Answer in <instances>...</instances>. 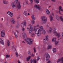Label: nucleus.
<instances>
[{
  "instance_id": "1",
  "label": "nucleus",
  "mask_w": 63,
  "mask_h": 63,
  "mask_svg": "<svg viewBox=\"0 0 63 63\" xmlns=\"http://www.w3.org/2000/svg\"><path fill=\"white\" fill-rule=\"evenodd\" d=\"M36 27H37L39 28L40 26H39V24H36V26H33V28L35 34H36V35H37L38 36H40L41 35V30L38 28H37L36 29Z\"/></svg>"
},
{
  "instance_id": "2",
  "label": "nucleus",
  "mask_w": 63,
  "mask_h": 63,
  "mask_svg": "<svg viewBox=\"0 0 63 63\" xmlns=\"http://www.w3.org/2000/svg\"><path fill=\"white\" fill-rule=\"evenodd\" d=\"M23 38L25 41L27 43L28 45H31L33 44V41L32 39H30L29 38H27V40H26V34L25 33H23Z\"/></svg>"
},
{
  "instance_id": "3",
  "label": "nucleus",
  "mask_w": 63,
  "mask_h": 63,
  "mask_svg": "<svg viewBox=\"0 0 63 63\" xmlns=\"http://www.w3.org/2000/svg\"><path fill=\"white\" fill-rule=\"evenodd\" d=\"M45 56L46 57V60L48 62L47 63H51V61L49 60V58L50 57V56L47 53H46L45 54Z\"/></svg>"
},
{
  "instance_id": "4",
  "label": "nucleus",
  "mask_w": 63,
  "mask_h": 63,
  "mask_svg": "<svg viewBox=\"0 0 63 63\" xmlns=\"http://www.w3.org/2000/svg\"><path fill=\"white\" fill-rule=\"evenodd\" d=\"M16 1H14V3L16 4V6L18 9H20L21 8V6L20 5V3L18 2V0H16Z\"/></svg>"
},
{
  "instance_id": "5",
  "label": "nucleus",
  "mask_w": 63,
  "mask_h": 63,
  "mask_svg": "<svg viewBox=\"0 0 63 63\" xmlns=\"http://www.w3.org/2000/svg\"><path fill=\"white\" fill-rule=\"evenodd\" d=\"M53 33L54 34V35L56 36H57L58 37V38H59L61 37V34L60 33L57 32L55 31L54 30L53 31Z\"/></svg>"
},
{
  "instance_id": "6",
  "label": "nucleus",
  "mask_w": 63,
  "mask_h": 63,
  "mask_svg": "<svg viewBox=\"0 0 63 63\" xmlns=\"http://www.w3.org/2000/svg\"><path fill=\"white\" fill-rule=\"evenodd\" d=\"M41 19L42 21L43 22L42 23L43 24H45V23H46L47 21V18L46 16H42L41 17Z\"/></svg>"
},
{
  "instance_id": "7",
  "label": "nucleus",
  "mask_w": 63,
  "mask_h": 63,
  "mask_svg": "<svg viewBox=\"0 0 63 63\" xmlns=\"http://www.w3.org/2000/svg\"><path fill=\"white\" fill-rule=\"evenodd\" d=\"M28 26L30 27V29L29 31V33H31L32 32V31H33V26H32V25L29 24L28 25Z\"/></svg>"
},
{
  "instance_id": "8",
  "label": "nucleus",
  "mask_w": 63,
  "mask_h": 63,
  "mask_svg": "<svg viewBox=\"0 0 63 63\" xmlns=\"http://www.w3.org/2000/svg\"><path fill=\"white\" fill-rule=\"evenodd\" d=\"M35 8L37 9L38 10H40L41 9V6L40 5H35L34 6Z\"/></svg>"
},
{
  "instance_id": "9",
  "label": "nucleus",
  "mask_w": 63,
  "mask_h": 63,
  "mask_svg": "<svg viewBox=\"0 0 63 63\" xmlns=\"http://www.w3.org/2000/svg\"><path fill=\"white\" fill-rule=\"evenodd\" d=\"M1 36L2 37H4L5 35V32L4 30H3L1 32Z\"/></svg>"
},
{
  "instance_id": "10",
  "label": "nucleus",
  "mask_w": 63,
  "mask_h": 63,
  "mask_svg": "<svg viewBox=\"0 0 63 63\" xmlns=\"http://www.w3.org/2000/svg\"><path fill=\"white\" fill-rule=\"evenodd\" d=\"M47 45L48 47H47V49H50V48H51V43H50V42H48L47 44Z\"/></svg>"
},
{
  "instance_id": "11",
  "label": "nucleus",
  "mask_w": 63,
  "mask_h": 63,
  "mask_svg": "<svg viewBox=\"0 0 63 63\" xmlns=\"http://www.w3.org/2000/svg\"><path fill=\"white\" fill-rule=\"evenodd\" d=\"M26 21H25L21 24V26L22 27H24V26H26Z\"/></svg>"
},
{
  "instance_id": "12",
  "label": "nucleus",
  "mask_w": 63,
  "mask_h": 63,
  "mask_svg": "<svg viewBox=\"0 0 63 63\" xmlns=\"http://www.w3.org/2000/svg\"><path fill=\"white\" fill-rule=\"evenodd\" d=\"M30 62L31 63H37V61H36V59H32L30 60Z\"/></svg>"
},
{
  "instance_id": "13",
  "label": "nucleus",
  "mask_w": 63,
  "mask_h": 63,
  "mask_svg": "<svg viewBox=\"0 0 63 63\" xmlns=\"http://www.w3.org/2000/svg\"><path fill=\"white\" fill-rule=\"evenodd\" d=\"M10 21L12 24L16 23V20L14 18H12L10 20Z\"/></svg>"
},
{
  "instance_id": "14",
  "label": "nucleus",
  "mask_w": 63,
  "mask_h": 63,
  "mask_svg": "<svg viewBox=\"0 0 63 63\" xmlns=\"http://www.w3.org/2000/svg\"><path fill=\"white\" fill-rule=\"evenodd\" d=\"M49 17L50 21H52L53 19V17L51 15H50L49 16Z\"/></svg>"
},
{
  "instance_id": "15",
  "label": "nucleus",
  "mask_w": 63,
  "mask_h": 63,
  "mask_svg": "<svg viewBox=\"0 0 63 63\" xmlns=\"http://www.w3.org/2000/svg\"><path fill=\"white\" fill-rule=\"evenodd\" d=\"M0 43L2 45H4V42L3 41V39L2 38L0 39Z\"/></svg>"
},
{
  "instance_id": "16",
  "label": "nucleus",
  "mask_w": 63,
  "mask_h": 63,
  "mask_svg": "<svg viewBox=\"0 0 63 63\" xmlns=\"http://www.w3.org/2000/svg\"><path fill=\"white\" fill-rule=\"evenodd\" d=\"M7 14L8 15L10 16H11V17L13 16V13H12V12L10 11H8L7 12Z\"/></svg>"
},
{
  "instance_id": "17",
  "label": "nucleus",
  "mask_w": 63,
  "mask_h": 63,
  "mask_svg": "<svg viewBox=\"0 0 63 63\" xmlns=\"http://www.w3.org/2000/svg\"><path fill=\"white\" fill-rule=\"evenodd\" d=\"M11 6L12 8H15L16 7V5L14 2H12L11 4Z\"/></svg>"
},
{
  "instance_id": "18",
  "label": "nucleus",
  "mask_w": 63,
  "mask_h": 63,
  "mask_svg": "<svg viewBox=\"0 0 63 63\" xmlns=\"http://www.w3.org/2000/svg\"><path fill=\"white\" fill-rule=\"evenodd\" d=\"M62 9V6H60L59 7V14H60V15H61V13H60V10H61Z\"/></svg>"
},
{
  "instance_id": "19",
  "label": "nucleus",
  "mask_w": 63,
  "mask_h": 63,
  "mask_svg": "<svg viewBox=\"0 0 63 63\" xmlns=\"http://www.w3.org/2000/svg\"><path fill=\"white\" fill-rule=\"evenodd\" d=\"M3 3L4 4H7L8 3V1L6 0H3Z\"/></svg>"
},
{
  "instance_id": "20",
  "label": "nucleus",
  "mask_w": 63,
  "mask_h": 63,
  "mask_svg": "<svg viewBox=\"0 0 63 63\" xmlns=\"http://www.w3.org/2000/svg\"><path fill=\"white\" fill-rule=\"evenodd\" d=\"M52 31V29L51 28H50L49 29L47 30V32L49 33H50Z\"/></svg>"
},
{
  "instance_id": "21",
  "label": "nucleus",
  "mask_w": 63,
  "mask_h": 63,
  "mask_svg": "<svg viewBox=\"0 0 63 63\" xmlns=\"http://www.w3.org/2000/svg\"><path fill=\"white\" fill-rule=\"evenodd\" d=\"M56 39H57V38L56 37L53 38L52 39V42H55L56 41Z\"/></svg>"
},
{
  "instance_id": "22",
  "label": "nucleus",
  "mask_w": 63,
  "mask_h": 63,
  "mask_svg": "<svg viewBox=\"0 0 63 63\" xmlns=\"http://www.w3.org/2000/svg\"><path fill=\"white\" fill-rule=\"evenodd\" d=\"M31 17L32 20H35L36 19V17L34 16V15H32L31 16Z\"/></svg>"
},
{
  "instance_id": "23",
  "label": "nucleus",
  "mask_w": 63,
  "mask_h": 63,
  "mask_svg": "<svg viewBox=\"0 0 63 63\" xmlns=\"http://www.w3.org/2000/svg\"><path fill=\"white\" fill-rule=\"evenodd\" d=\"M23 14L25 16H28V15H27V12L26 11H24L23 13Z\"/></svg>"
},
{
  "instance_id": "24",
  "label": "nucleus",
  "mask_w": 63,
  "mask_h": 63,
  "mask_svg": "<svg viewBox=\"0 0 63 63\" xmlns=\"http://www.w3.org/2000/svg\"><path fill=\"white\" fill-rule=\"evenodd\" d=\"M53 53H55L56 52V49L55 48H54L53 49Z\"/></svg>"
},
{
  "instance_id": "25",
  "label": "nucleus",
  "mask_w": 63,
  "mask_h": 63,
  "mask_svg": "<svg viewBox=\"0 0 63 63\" xmlns=\"http://www.w3.org/2000/svg\"><path fill=\"white\" fill-rule=\"evenodd\" d=\"M39 28H40V31L41 30V31L42 30H43L44 29V28H43V27L42 26H40Z\"/></svg>"
},
{
  "instance_id": "26",
  "label": "nucleus",
  "mask_w": 63,
  "mask_h": 63,
  "mask_svg": "<svg viewBox=\"0 0 63 63\" xmlns=\"http://www.w3.org/2000/svg\"><path fill=\"white\" fill-rule=\"evenodd\" d=\"M31 56H29L28 57L27 59V61H29L30 60V59H31Z\"/></svg>"
},
{
  "instance_id": "27",
  "label": "nucleus",
  "mask_w": 63,
  "mask_h": 63,
  "mask_svg": "<svg viewBox=\"0 0 63 63\" xmlns=\"http://www.w3.org/2000/svg\"><path fill=\"white\" fill-rule=\"evenodd\" d=\"M34 1L37 4H38L40 2V0H34Z\"/></svg>"
},
{
  "instance_id": "28",
  "label": "nucleus",
  "mask_w": 63,
  "mask_h": 63,
  "mask_svg": "<svg viewBox=\"0 0 63 63\" xmlns=\"http://www.w3.org/2000/svg\"><path fill=\"white\" fill-rule=\"evenodd\" d=\"M41 31H42V33L44 35H45V34H46V31H45V30L44 29L43 30H41Z\"/></svg>"
},
{
  "instance_id": "29",
  "label": "nucleus",
  "mask_w": 63,
  "mask_h": 63,
  "mask_svg": "<svg viewBox=\"0 0 63 63\" xmlns=\"http://www.w3.org/2000/svg\"><path fill=\"white\" fill-rule=\"evenodd\" d=\"M46 11L47 13V15H49L50 14V12L49 11V10H46Z\"/></svg>"
},
{
  "instance_id": "30",
  "label": "nucleus",
  "mask_w": 63,
  "mask_h": 63,
  "mask_svg": "<svg viewBox=\"0 0 63 63\" xmlns=\"http://www.w3.org/2000/svg\"><path fill=\"white\" fill-rule=\"evenodd\" d=\"M7 44L8 46H10V41L9 40H8L7 41Z\"/></svg>"
},
{
  "instance_id": "31",
  "label": "nucleus",
  "mask_w": 63,
  "mask_h": 63,
  "mask_svg": "<svg viewBox=\"0 0 63 63\" xmlns=\"http://www.w3.org/2000/svg\"><path fill=\"white\" fill-rule=\"evenodd\" d=\"M28 54L29 55H31V51H29L28 52Z\"/></svg>"
},
{
  "instance_id": "32",
  "label": "nucleus",
  "mask_w": 63,
  "mask_h": 63,
  "mask_svg": "<svg viewBox=\"0 0 63 63\" xmlns=\"http://www.w3.org/2000/svg\"><path fill=\"white\" fill-rule=\"evenodd\" d=\"M43 43L44 44H46L47 43L46 40L45 39H43Z\"/></svg>"
},
{
  "instance_id": "33",
  "label": "nucleus",
  "mask_w": 63,
  "mask_h": 63,
  "mask_svg": "<svg viewBox=\"0 0 63 63\" xmlns=\"http://www.w3.org/2000/svg\"><path fill=\"white\" fill-rule=\"evenodd\" d=\"M34 20H32L31 21V23L33 25L35 24V21Z\"/></svg>"
},
{
  "instance_id": "34",
  "label": "nucleus",
  "mask_w": 63,
  "mask_h": 63,
  "mask_svg": "<svg viewBox=\"0 0 63 63\" xmlns=\"http://www.w3.org/2000/svg\"><path fill=\"white\" fill-rule=\"evenodd\" d=\"M61 35L62 36V37H60V39H63V32H62L61 33Z\"/></svg>"
},
{
  "instance_id": "35",
  "label": "nucleus",
  "mask_w": 63,
  "mask_h": 63,
  "mask_svg": "<svg viewBox=\"0 0 63 63\" xmlns=\"http://www.w3.org/2000/svg\"><path fill=\"white\" fill-rule=\"evenodd\" d=\"M14 34L15 36V38H17V35H16V32H15Z\"/></svg>"
},
{
  "instance_id": "36",
  "label": "nucleus",
  "mask_w": 63,
  "mask_h": 63,
  "mask_svg": "<svg viewBox=\"0 0 63 63\" xmlns=\"http://www.w3.org/2000/svg\"><path fill=\"white\" fill-rule=\"evenodd\" d=\"M26 4H28L27 3V1H26L25 2H24L23 3V5H25Z\"/></svg>"
},
{
  "instance_id": "37",
  "label": "nucleus",
  "mask_w": 63,
  "mask_h": 63,
  "mask_svg": "<svg viewBox=\"0 0 63 63\" xmlns=\"http://www.w3.org/2000/svg\"><path fill=\"white\" fill-rule=\"evenodd\" d=\"M15 54L16 57H18V53H17V52H16Z\"/></svg>"
},
{
  "instance_id": "38",
  "label": "nucleus",
  "mask_w": 63,
  "mask_h": 63,
  "mask_svg": "<svg viewBox=\"0 0 63 63\" xmlns=\"http://www.w3.org/2000/svg\"><path fill=\"white\" fill-rule=\"evenodd\" d=\"M48 36H46V40L47 41L48 40Z\"/></svg>"
},
{
  "instance_id": "39",
  "label": "nucleus",
  "mask_w": 63,
  "mask_h": 63,
  "mask_svg": "<svg viewBox=\"0 0 63 63\" xmlns=\"http://www.w3.org/2000/svg\"><path fill=\"white\" fill-rule=\"evenodd\" d=\"M40 57V56H38L37 57V59L36 60L37 61H38L39 59H40V58L39 57Z\"/></svg>"
},
{
  "instance_id": "40",
  "label": "nucleus",
  "mask_w": 63,
  "mask_h": 63,
  "mask_svg": "<svg viewBox=\"0 0 63 63\" xmlns=\"http://www.w3.org/2000/svg\"><path fill=\"white\" fill-rule=\"evenodd\" d=\"M6 58H8L10 57V56L9 55H6Z\"/></svg>"
},
{
  "instance_id": "41",
  "label": "nucleus",
  "mask_w": 63,
  "mask_h": 63,
  "mask_svg": "<svg viewBox=\"0 0 63 63\" xmlns=\"http://www.w3.org/2000/svg\"><path fill=\"white\" fill-rule=\"evenodd\" d=\"M58 44V41H56L55 43V45H56L57 44Z\"/></svg>"
},
{
  "instance_id": "42",
  "label": "nucleus",
  "mask_w": 63,
  "mask_h": 63,
  "mask_svg": "<svg viewBox=\"0 0 63 63\" xmlns=\"http://www.w3.org/2000/svg\"><path fill=\"white\" fill-rule=\"evenodd\" d=\"M22 30L23 31H24V30H25V28H23L22 29Z\"/></svg>"
},
{
  "instance_id": "43",
  "label": "nucleus",
  "mask_w": 63,
  "mask_h": 63,
  "mask_svg": "<svg viewBox=\"0 0 63 63\" xmlns=\"http://www.w3.org/2000/svg\"><path fill=\"white\" fill-rule=\"evenodd\" d=\"M33 50H34V52H36V48H35V47L33 48Z\"/></svg>"
},
{
  "instance_id": "44",
  "label": "nucleus",
  "mask_w": 63,
  "mask_h": 63,
  "mask_svg": "<svg viewBox=\"0 0 63 63\" xmlns=\"http://www.w3.org/2000/svg\"><path fill=\"white\" fill-rule=\"evenodd\" d=\"M34 54L32 53L31 55V56L32 57H34Z\"/></svg>"
},
{
  "instance_id": "45",
  "label": "nucleus",
  "mask_w": 63,
  "mask_h": 63,
  "mask_svg": "<svg viewBox=\"0 0 63 63\" xmlns=\"http://www.w3.org/2000/svg\"><path fill=\"white\" fill-rule=\"evenodd\" d=\"M30 2V3L32 4V3H33V0H29Z\"/></svg>"
},
{
  "instance_id": "46",
  "label": "nucleus",
  "mask_w": 63,
  "mask_h": 63,
  "mask_svg": "<svg viewBox=\"0 0 63 63\" xmlns=\"http://www.w3.org/2000/svg\"><path fill=\"white\" fill-rule=\"evenodd\" d=\"M51 1L52 2H55L56 1V0H51Z\"/></svg>"
},
{
  "instance_id": "47",
  "label": "nucleus",
  "mask_w": 63,
  "mask_h": 63,
  "mask_svg": "<svg viewBox=\"0 0 63 63\" xmlns=\"http://www.w3.org/2000/svg\"><path fill=\"white\" fill-rule=\"evenodd\" d=\"M19 56L21 58H22V55H19Z\"/></svg>"
},
{
  "instance_id": "48",
  "label": "nucleus",
  "mask_w": 63,
  "mask_h": 63,
  "mask_svg": "<svg viewBox=\"0 0 63 63\" xmlns=\"http://www.w3.org/2000/svg\"><path fill=\"white\" fill-rule=\"evenodd\" d=\"M19 27V26H18L16 25V28H18Z\"/></svg>"
},
{
  "instance_id": "49",
  "label": "nucleus",
  "mask_w": 63,
  "mask_h": 63,
  "mask_svg": "<svg viewBox=\"0 0 63 63\" xmlns=\"http://www.w3.org/2000/svg\"><path fill=\"white\" fill-rule=\"evenodd\" d=\"M32 35H33V36H35V34H34V33H32V37H33V36H32Z\"/></svg>"
},
{
  "instance_id": "50",
  "label": "nucleus",
  "mask_w": 63,
  "mask_h": 63,
  "mask_svg": "<svg viewBox=\"0 0 63 63\" xmlns=\"http://www.w3.org/2000/svg\"><path fill=\"white\" fill-rule=\"evenodd\" d=\"M15 46H12V48L13 49V48H14V47H15Z\"/></svg>"
},
{
  "instance_id": "51",
  "label": "nucleus",
  "mask_w": 63,
  "mask_h": 63,
  "mask_svg": "<svg viewBox=\"0 0 63 63\" xmlns=\"http://www.w3.org/2000/svg\"><path fill=\"white\" fill-rule=\"evenodd\" d=\"M60 11H62V12H63V10L62 9H61L60 10Z\"/></svg>"
},
{
  "instance_id": "52",
  "label": "nucleus",
  "mask_w": 63,
  "mask_h": 63,
  "mask_svg": "<svg viewBox=\"0 0 63 63\" xmlns=\"http://www.w3.org/2000/svg\"><path fill=\"white\" fill-rule=\"evenodd\" d=\"M22 43H25V42L24 41H22Z\"/></svg>"
},
{
  "instance_id": "53",
  "label": "nucleus",
  "mask_w": 63,
  "mask_h": 63,
  "mask_svg": "<svg viewBox=\"0 0 63 63\" xmlns=\"http://www.w3.org/2000/svg\"><path fill=\"white\" fill-rule=\"evenodd\" d=\"M16 32H17L18 33H19L18 31H16Z\"/></svg>"
},
{
  "instance_id": "54",
  "label": "nucleus",
  "mask_w": 63,
  "mask_h": 63,
  "mask_svg": "<svg viewBox=\"0 0 63 63\" xmlns=\"http://www.w3.org/2000/svg\"><path fill=\"white\" fill-rule=\"evenodd\" d=\"M27 15H28V16H29V15H30V14L29 13H28Z\"/></svg>"
},
{
  "instance_id": "55",
  "label": "nucleus",
  "mask_w": 63,
  "mask_h": 63,
  "mask_svg": "<svg viewBox=\"0 0 63 63\" xmlns=\"http://www.w3.org/2000/svg\"><path fill=\"white\" fill-rule=\"evenodd\" d=\"M19 18V17H17V19H18Z\"/></svg>"
},
{
  "instance_id": "56",
  "label": "nucleus",
  "mask_w": 63,
  "mask_h": 63,
  "mask_svg": "<svg viewBox=\"0 0 63 63\" xmlns=\"http://www.w3.org/2000/svg\"><path fill=\"white\" fill-rule=\"evenodd\" d=\"M52 15H53V16H54V14H53V13H52Z\"/></svg>"
},
{
  "instance_id": "57",
  "label": "nucleus",
  "mask_w": 63,
  "mask_h": 63,
  "mask_svg": "<svg viewBox=\"0 0 63 63\" xmlns=\"http://www.w3.org/2000/svg\"><path fill=\"white\" fill-rule=\"evenodd\" d=\"M36 55H38V53H36Z\"/></svg>"
},
{
  "instance_id": "58",
  "label": "nucleus",
  "mask_w": 63,
  "mask_h": 63,
  "mask_svg": "<svg viewBox=\"0 0 63 63\" xmlns=\"http://www.w3.org/2000/svg\"><path fill=\"white\" fill-rule=\"evenodd\" d=\"M56 13H58V11H56Z\"/></svg>"
},
{
  "instance_id": "59",
  "label": "nucleus",
  "mask_w": 63,
  "mask_h": 63,
  "mask_svg": "<svg viewBox=\"0 0 63 63\" xmlns=\"http://www.w3.org/2000/svg\"><path fill=\"white\" fill-rule=\"evenodd\" d=\"M27 29H29V28H27Z\"/></svg>"
},
{
  "instance_id": "60",
  "label": "nucleus",
  "mask_w": 63,
  "mask_h": 63,
  "mask_svg": "<svg viewBox=\"0 0 63 63\" xmlns=\"http://www.w3.org/2000/svg\"><path fill=\"white\" fill-rule=\"evenodd\" d=\"M46 27H49L48 26H46Z\"/></svg>"
},
{
  "instance_id": "61",
  "label": "nucleus",
  "mask_w": 63,
  "mask_h": 63,
  "mask_svg": "<svg viewBox=\"0 0 63 63\" xmlns=\"http://www.w3.org/2000/svg\"><path fill=\"white\" fill-rule=\"evenodd\" d=\"M15 48V51H16V48Z\"/></svg>"
},
{
  "instance_id": "62",
  "label": "nucleus",
  "mask_w": 63,
  "mask_h": 63,
  "mask_svg": "<svg viewBox=\"0 0 63 63\" xmlns=\"http://www.w3.org/2000/svg\"><path fill=\"white\" fill-rule=\"evenodd\" d=\"M2 20H3V19L2 18Z\"/></svg>"
},
{
  "instance_id": "63",
  "label": "nucleus",
  "mask_w": 63,
  "mask_h": 63,
  "mask_svg": "<svg viewBox=\"0 0 63 63\" xmlns=\"http://www.w3.org/2000/svg\"><path fill=\"white\" fill-rule=\"evenodd\" d=\"M50 7H51V6H49V8H50Z\"/></svg>"
},
{
  "instance_id": "64",
  "label": "nucleus",
  "mask_w": 63,
  "mask_h": 63,
  "mask_svg": "<svg viewBox=\"0 0 63 63\" xmlns=\"http://www.w3.org/2000/svg\"><path fill=\"white\" fill-rule=\"evenodd\" d=\"M28 63H29V62H28Z\"/></svg>"
}]
</instances>
